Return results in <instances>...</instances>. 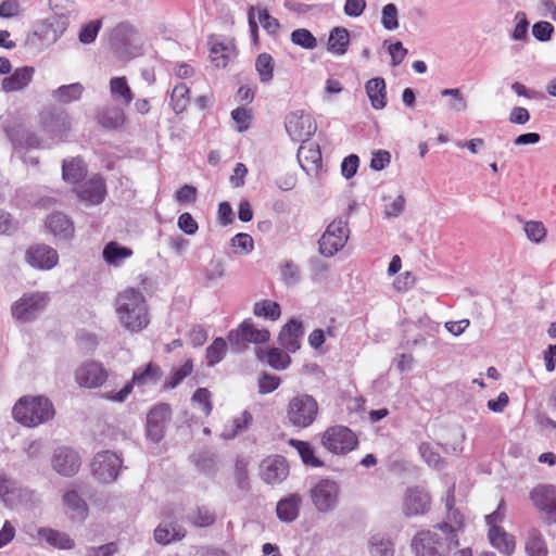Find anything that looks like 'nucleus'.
Wrapping results in <instances>:
<instances>
[{
	"instance_id": "42",
	"label": "nucleus",
	"mask_w": 556,
	"mask_h": 556,
	"mask_svg": "<svg viewBox=\"0 0 556 556\" xmlns=\"http://www.w3.org/2000/svg\"><path fill=\"white\" fill-rule=\"evenodd\" d=\"M110 91L112 97L128 105L132 101V92L125 77H114L110 81Z\"/></svg>"
},
{
	"instance_id": "35",
	"label": "nucleus",
	"mask_w": 556,
	"mask_h": 556,
	"mask_svg": "<svg viewBox=\"0 0 556 556\" xmlns=\"http://www.w3.org/2000/svg\"><path fill=\"white\" fill-rule=\"evenodd\" d=\"M87 174L84 161L80 157L64 160L62 165V175L65 181L76 184Z\"/></svg>"
},
{
	"instance_id": "4",
	"label": "nucleus",
	"mask_w": 556,
	"mask_h": 556,
	"mask_svg": "<svg viewBox=\"0 0 556 556\" xmlns=\"http://www.w3.org/2000/svg\"><path fill=\"white\" fill-rule=\"evenodd\" d=\"M0 498L5 506L16 510L34 509L40 503L35 491L18 485L4 475H0Z\"/></svg>"
},
{
	"instance_id": "1",
	"label": "nucleus",
	"mask_w": 556,
	"mask_h": 556,
	"mask_svg": "<svg viewBox=\"0 0 556 556\" xmlns=\"http://www.w3.org/2000/svg\"><path fill=\"white\" fill-rule=\"evenodd\" d=\"M457 545L456 529L447 522L418 532L412 542L416 556H447Z\"/></svg>"
},
{
	"instance_id": "50",
	"label": "nucleus",
	"mask_w": 556,
	"mask_h": 556,
	"mask_svg": "<svg viewBox=\"0 0 556 556\" xmlns=\"http://www.w3.org/2000/svg\"><path fill=\"white\" fill-rule=\"evenodd\" d=\"M381 25L388 31L399 28V10L394 3H388L382 8Z\"/></svg>"
},
{
	"instance_id": "38",
	"label": "nucleus",
	"mask_w": 556,
	"mask_h": 556,
	"mask_svg": "<svg viewBox=\"0 0 556 556\" xmlns=\"http://www.w3.org/2000/svg\"><path fill=\"white\" fill-rule=\"evenodd\" d=\"M350 42V34L344 27H334L329 35L328 50L334 54L342 55L346 52Z\"/></svg>"
},
{
	"instance_id": "20",
	"label": "nucleus",
	"mask_w": 556,
	"mask_h": 556,
	"mask_svg": "<svg viewBox=\"0 0 556 556\" xmlns=\"http://www.w3.org/2000/svg\"><path fill=\"white\" fill-rule=\"evenodd\" d=\"M431 506V497L427 491L419 486L407 489L402 503V511L405 517L425 515Z\"/></svg>"
},
{
	"instance_id": "10",
	"label": "nucleus",
	"mask_w": 556,
	"mask_h": 556,
	"mask_svg": "<svg viewBox=\"0 0 556 556\" xmlns=\"http://www.w3.org/2000/svg\"><path fill=\"white\" fill-rule=\"evenodd\" d=\"M71 13H55L41 22L33 36L36 37L42 46L50 47L54 45L66 31L70 25Z\"/></svg>"
},
{
	"instance_id": "19",
	"label": "nucleus",
	"mask_w": 556,
	"mask_h": 556,
	"mask_svg": "<svg viewBox=\"0 0 556 556\" xmlns=\"http://www.w3.org/2000/svg\"><path fill=\"white\" fill-rule=\"evenodd\" d=\"M108 379V370L96 361L81 364L75 371L76 382L84 388L96 389L101 387Z\"/></svg>"
},
{
	"instance_id": "58",
	"label": "nucleus",
	"mask_w": 556,
	"mask_h": 556,
	"mask_svg": "<svg viewBox=\"0 0 556 556\" xmlns=\"http://www.w3.org/2000/svg\"><path fill=\"white\" fill-rule=\"evenodd\" d=\"M99 123L105 128L116 129L124 124V115L118 110L108 111L99 116Z\"/></svg>"
},
{
	"instance_id": "14",
	"label": "nucleus",
	"mask_w": 556,
	"mask_h": 556,
	"mask_svg": "<svg viewBox=\"0 0 556 556\" xmlns=\"http://www.w3.org/2000/svg\"><path fill=\"white\" fill-rule=\"evenodd\" d=\"M285 127L292 140L302 142L308 140L317 128L313 117L303 110L290 112L286 116Z\"/></svg>"
},
{
	"instance_id": "52",
	"label": "nucleus",
	"mask_w": 556,
	"mask_h": 556,
	"mask_svg": "<svg viewBox=\"0 0 556 556\" xmlns=\"http://www.w3.org/2000/svg\"><path fill=\"white\" fill-rule=\"evenodd\" d=\"M193 369L192 362L186 361L182 366L175 369L172 375L164 382V389L170 390L176 388L186 377H188Z\"/></svg>"
},
{
	"instance_id": "45",
	"label": "nucleus",
	"mask_w": 556,
	"mask_h": 556,
	"mask_svg": "<svg viewBox=\"0 0 556 556\" xmlns=\"http://www.w3.org/2000/svg\"><path fill=\"white\" fill-rule=\"evenodd\" d=\"M253 314L257 317L277 320L281 315L280 305L270 300H262L254 304Z\"/></svg>"
},
{
	"instance_id": "8",
	"label": "nucleus",
	"mask_w": 556,
	"mask_h": 556,
	"mask_svg": "<svg viewBox=\"0 0 556 556\" xmlns=\"http://www.w3.org/2000/svg\"><path fill=\"white\" fill-rule=\"evenodd\" d=\"M161 377V368L153 363H149L144 368H138L135 370L131 380L127 382L121 391L106 392L102 397L112 402L123 403L132 392L134 386L140 387L156 383Z\"/></svg>"
},
{
	"instance_id": "57",
	"label": "nucleus",
	"mask_w": 556,
	"mask_h": 556,
	"mask_svg": "<svg viewBox=\"0 0 556 556\" xmlns=\"http://www.w3.org/2000/svg\"><path fill=\"white\" fill-rule=\"evenodd\" d=\"M231 247L238 253L249 254L254 249V241L250 235L240 232L232 237Z\"/></svg>"
},
{
	"instance_id": "39",
	"label": "nucleus",
	"mask_w": 556,
	"mask_h": 556,
	"mask_svg": "<svg viewBox=\"0 0 556 556\" xmlns=\"http://www.w3.org/2000/svg\"><path fill=\"white\" fill-rule=\"evenodd\" d=\"M369 553L371 556H393L394 543L389 535L376 533L369 540Z\"/></svg>"
},
{
	"instance_id": "28",
	"label": "nucleus",
	"mask_w": 556,
	"mask_h": 556,
	"mask_svg": "<svg viewBox=\"0 0 556 556\" xmlns=\"http://www.w3.org/2000/svg\"><path fill=\"white\" fill-rule=\"evenodd\" d=\"M70 125V116L65 112H51L43 118V128L52 137H62Z\"/></svg>"
},
{
	"instance_id": "64",
	"label": "nucleus",
	"mask_w": 556,
	"mask_h": 556,
	"mask_svg": "<svg viewBox=\"0 0 556 556\" xmlns=\"http://www.w3.org/2000/svg\"><path fill=\"white\" fill-rule=\"evenodd\" d=\"M22 13L21 5L17 0H3L0 3V17L13 18Z\"/></svg>"
},
{
	"instance_id": "18",
	"label": "nucleus",
	"mask_w": 556,
	"mask_h": 556,
	"mask_svg": "<svg viewBox=\"0 0 556 556\" xmlns=\"http://www.w3.org/2000/svg\"><path fill=\"white\" fill-rule=\"evenodd\" d=\"M25 262L38 270H50L59 263V254L55 249L45 243H36L28 247L25 252Z\"/></svg>"
},
{
	"instance_id": "24",
	"label": "nucleus",
	"mask_w": 556,
	"mask_h": 556,
	"mask_svg": "<svg viewBox=\"0 0 556 556\" xmlns=\"http://www.w3.org/2000/svg\"><path fill=\"white\" fill-rule=\"evenodd\" d=\"M75 191L81 201L92 205L101 203L106 194L104 180L99 176L78 185Z\"/></svg>"
},
{
	"instance_id": "34",
	"label": "nucleus",
	"mask_w": 556,
	"mask_h": 556,
	"mask_svg": "<svg viewBox=\"0 0 556 556\" xmlns=\"http://www.w3.org/2000/svg\"><path fill=\"white\" fill-rule=\"evenodd\" d=\"M366 92L374 109L381 110L386 106V83L383 78L369 79L366 85Z\"/></svg>"
},
{
	"instance_id": "31",
	"label": "nucleus",
	"mask_w": 556,
	"mask_h": 556,
	"mask_svg": "<svg viewBox=\"0 0 556 556\" xmlns=\"http://www.w3.org/2000/svg\"><path fill=\"white\" fill-rule=\"evenodd\" d=\"M186 535V530L173 522H163L154 530V539L159 544L166 545L179 541Z\"/></svg>"
},
{
	"instance_id": "23",
	"label": "nucleus",
	"mask_w": 556,
	"mask_h": 556,
	"mask_svg": "<svg viewBox=\"0 0 556 556\" xmlns=\"http://www.w3.org/2000/svg\"><path fill=\"white\" fill-rule=\"evenodd\" d=\"M261 477L267 484H278L289 475V466L282 456L264 459L261 464Z\"/></svg>"
},
{
	"instance_id": "29",
	"label": "nucleus",
	"mask_w": 556,
	"mask_h": 556,
	"mask_svg": "<svg viewBox=\"0 0 556 556\" xmlns=\"http://www.w3.org/2000/svg\"><path fill=\"white\" fill-rule=\"evenodd\" d=\"M252 422V415L244 410L239 416H236L228 420L220 433V437L225 440H231L237 435L245 432Z\"/></svg>"
},
{
	"instance_id": "60",
	"label": "nucleus",
	"mask_w": 556,
	"mask_h": 556,
	"mask_svg": "<svg viewBox=\"0 0 556 556\" xmlns=\"http://www.w3.org/2000/svg\"><path fill=\"white\" fill-rule=\"evenodd\" d=\"M101 28V21L94 20L86 24L79 31L78 38L81 43L88 45L96 40Z\"/></svg>"
},
{
	"instance_id": "55",
	"label": "nucleus",
	"mask_w": 556,
	"mask_h": 556,
	"mask_svg": "<svg viewBox=\"0 0 556 556\" xmlns=\"http://www.w3.org/2000/svg\"><path fill=\"white\" fill-rule=\"evenodd\" d=\"M419 452L425 459V462L435 469H442L444 467V460L440 456V454L434 451V448L429 443H421L419 446Z\"/></svg>"
},
{
	"instance_id": "12",
	"label": "nucleus",
	"mask_w": 556,
	"mask_h": 556,
	"mask_svg": "<svg viewBox=\"0 0 556 556\" xmlns=\"http://www.w3.org/2000/svg\"><path fill=\"white\" fill-rule=\"evenodd\" d=\"M339 485L331 479H320L309 491L311 500L318 511L327 513L336 508L339 500Z\"/></svg>"
},
{
	"instance_id": "46",
	"label": "nucleus",
	"mask_w": 556,
	"mask_h": 556,
	"mask_svg": "<svg viewBox=\"0 0 556 556\" xmlns=\"http://www.w3.org/2000/svg\"><path fill=\"white\" fill-rule=\"evenodd\" d=\"M189 103V88L186 84H178L170 94V104L176 114L184 112Z\"/></svg>"
},
{
	"instance_id": "16",
	"label": "nucleus",
	"mask_w": 556,
	"mask_h": 556,
	"mask_svg": "<svg viewBox=\"0 0 556 556\" xmlns=\"http://www.w3.org/2000/svg\"><path fill=\"white\" fill-rule=\"evenodd\" d=\"M269 337L270 333L267 329H258L251 319H245L236 330L229 332L228 340L232 348L240 351L241 345L245 342L255 344L265 343L269 340Z\"/></svg>"
},
{
	"instance_id": "32",
	"label": "nucleus",
	"mask_w": 556,
	"mask_h": 556,
	"mask_svg": "<svg viewBox=\"0 0 556 556\" xmlns=\"http://www.w3.org/2000/svg\"><path fill=\"white\" fill-rule=\"evenodd\" d=\"M489 540L493 547L505 555H510L515 551L516 543L514 536L502 528L489 529Z\"/></svg>"
},
{
	"instance_id": "26",
	"label": "nucleus",
	"mask_w": 556,
	"mask_h": 556,
	"mask_svg": "<svg viewBox=\"0 0 556 556\" xmlns=\"http://www.w3.org/2000/svg\"><path fill=\"white\" fill-rule=\"evenodd\" d=\"M35 74L31 66L17 67L10 76L2 79L1 88L4 92L22 91L30 84Z\"/></svg>"
},
{
	"instance_id": "25",
	"label": "nucleus",
	"mask_w": 556,
	"mask_h": 556,
	"mask_svg": "<svg viewBox=\"0 0 556 556\" xmlns=\"http://www.w3.org/2000/svg\"><path fill=\"white\" fill-rule=\"evenodd\" d=\"M303 337V325L296 319H291L286 324L279 333L280 345L290 353L296 352L301 346Z\"/></svg>"
},
{
	"instance_id": "61",
	"label": "nucleus",
	"mask_w": 556,
	"mask_h": 556,
	"mask_svg": "<svg viewBox=\"0 0 556 556\" xmlns=\"http://www.w3.org/2000/svg\"><path fill=\"white\" fill-rule=\"evenodd\" d=\"M192 402L200 405L201 410L205 416H208L212 412L211 393L205 388H199L192 395Z\"/></svg>"
},
{
	"instance_id": "37",
	"label": "nucleus",
	"mask_w": 556,
	"mask_h": 556,
	"mask_svg": "<svg viewBox=\"0 0 556 556\" xmlns=\"http://www.w3.org/2000/svg\"><path fill=\"white\" fill-rule=\"evenodd\" d=\"M256 354L261 361L265 359L266 363L276 370L286 369L291 362L290 356L277 348H273L266 353L262 349H258Z\"/></svg>"
},
{
	"instance_id": "47",
	"label": "nucleus",
	"mask_w": 556,
	"mask_h": 556,
	"mask_svg": "<svg viewBox=\"0 0 556 556\" xmlns=\"http://www.w3.org/2000/svg\"><path fill=\"white\" fill-rule=\"evenodd\" d=\"M442 97H451L447 103L448 111L453 113H460L467 110V99L462 93L459 88H450L441 90Z\"/></svg>"
},
{
	"instance_id": "3",
	"label": "nucleus",
	"mask_w": 556,
	"mask_h": 556,
	"mask_svg": "<svg viewBox=\"0 0 556 556\" xmlns=\"http://www.w3.org/2000/svg\"><path fill=\"white\" fill-rule=\"evenodd\" d=\"M13 418L25 427H37L54 417L55 410L52 402L43 395H25L21 397L12 409Z\"/></svg>"
},
{
	"instance_id": "27",
	"label": "nucleus",
	"mask_w": 556,
	"mask_h": 556,
	"mask_svg": "<svg viewBox=\"0 0 556 556\" xmlns=\"http://www.w3.org/2000/svg\"><path fill=\"white\" fill-rule=\"evenodd\" d=\"M302 505V496L299 494H290L281 498L276 506V514L282 522H293L300 514Z\"/></svg>"
},
{
	"instance_id": "40",
	"label": "nucleus",
	"mask_w": 556,
	"mask_h": 556,
	"mask_svg": "<svg viewBox=\"0 0 556 556\" xmlns=\"http://www.w3.org/2000/svg\"><path fill=\"white\" fill-rule=\"evenodd\" d=\"M84 92V86L79 83L64 85L55 89L52 97L60 103H71L80 99Z\"/></svg>"
},
{
	"instance_id": "21",
	"label": "nucleus",
	"mask_w": 556,
	"mask_h": 556,
	"mask_svg": "<svg viewBox=\"0 0 556 556\" xmlns=\"http://www.w3.org/2000/svg\"><path fill=\"white\" fill-rule=\"evenodd\" d=\"M531 500L535 507L546 514L551 523H556V486L551 484L539 485L531 492Z\"/></svg>"
},
{
	"instance_id": "44",
	"label": "nucleus",
	"mask_w": 556,
	"mask_h": 556,
	"mask_svg": "<svg viewBox=\"0 0 556 556\" xmlns=\"http://www.w3.org/2000/svg\"><path fill=\"white\" fill-rule=\"evenodd\" d=\"M527 556H547V547L543 535L538 530H531L526 541Z\"/></svg>"
},
{
	"instance_id": "17",
	"label": "nucleus",
	"mask_w": 556,
	"mask_h": 556,
	"mask_svg": "<svg viewBox=\"0 0 556 556\" xmlns=\"http://www.w3.org/2000/svg\"><path fill=\"white\" fill-rule=\"evenodd\" d=\"M172 409L168 404L160 403L153 406L147 415L146 433L148 439L160 442L165 434Z\"/></svg>"
},
{
	"instance_id": "43",
	"label": "nucleus",
	"mask_w": 556,
	"mask_h": 556,
	"mask_svg": "<svg viewBox=\"0 0 556 556\" xmlns=\"http://www.w3.org/2000/svg\"><path fill=\"white\" fill-rule=\"evenodd\" d=\"M63 504L77 517L84 519L87 516V504L75 490H67L63 494Z\"/></svg>"
},
{
	"instance_id": "33",
	"label": "nucleus",
	"mask_w": 556,
	"mask_h": 556,
	"mask_svg": "<svg viewBox=\"0 0 556 556\" xmlns=\"http://www.w3.org/2000/svg\"><path fill=\"white\" fill-rule=\"evenodd\" d=\"M46 227L54 236L70 238L73 235V224L66 215L53 213L48 216Z\"/></svg>"
},
{
	"instance_id": "62",
	"label": "nucleus",
	"mask_w": 556,
	"mask_h": 556,
	"mask_svg": "<svg viewBox=\"0 0 556 556\" xmlns=\"http://www.w3.org/2000/svg\"><path fill=\"white\" fill-rule=\"evenodd\" d=\"M517 21L515 28L511 33V38L514 40H526L528 38V27L529 22L527 21V16L523 12H518L515 16Z\"/></svg>"
},
{
	"instance_id": "49",
	"label": "nucleus",
	"mask_w": 556,
	"mask_h": 556,
	"mask_svg": "<svg viewBox=\"0 0 556 556\" xmlns=\"http://www.w3.org/2000/svg\"><path fill=\"white\" fill-rule=\"evenodd\" d=\"M290 39L293 45L303 49L313 50L317 47V39L306 28H298L291 33Z\"/></svg>"
},
{
	"instance_id": "7",
	"label": "nucleus",
	"mask_w": 556,
	"mask_h": 556,
	"mask_svg": "<svg viewBox=\"0 0 556 556\" xmlns=\"http://www.w3.org/2000/svg\"><path fill=\"white\" fill-rule=\"evenodd\" d=\"M348 218H334L319 239V252L325 257H331L342 250L349 239Z\"/></svg>"
},
{
	"instance_id": "48",
	"label": "nucleus",
	"mask_w": 556,
	"mask_h": 556,
	"mask_svg": "<svg viewBox=\"0 0 556 556\" xmlns=\"http://www.w3.org/2000/svg\"><path fill=\"white\" fill-rule=\"evenodd\" d=\"M255 68L260 75V80L264 84L269 83L274 76V59L268 53H261L255 62Z\"/></svg>"
},
{
	"instance_id": "9",
	"label": "nucleus",
	"mask_w": 556,
	"mask_h": 556,
	"mask_svg": "<svg viewBox=\"0 0 556 556\" xmlns=\"http://www.w3.org/2000/svg\"><path fill=\"white\" fill-rule=\"evenodd\" d=\"M356 435L344 426L329 427L321 437L323 446L332 454H346L357 445Z\"/></svg>"
},
{
	"instance_id": "15",
	"label": "nucleus",
	"mask_w": 556,
	"mask_h": 556,
	"mask_svg": "<svg viewBox=\"0 0 556 556\" xmlns=\"http://www.w3.org/2000/svg\"><path fill=\"white\" fill-rule=\"evenodd\" d=\"M80 465V455L72 447L59 446L51 455V467L62 477L75 476L79 471Z\"/></svg>"
},
{
	"instance_id": "56",
	"label": "nucleus",
	"mask_w": 556,
	"mask_h": 556,
	"mask_svg": "<svg viewBox=\"0 0 556 556\" xmlns=\"http://www.w3.org/2000/svg\"><path fill=\"white\" fill-rule=\"evenodd\" d=\"M207 281H216L225 276V263L222 258H212L203 270Z\"/></svg>"
},
{
	"instance_id": "63",
	"label": "nucleus",
	"mask_w": 556,
	"mask_h": 556,
	"mask_svg": "<svg viewBox=\"0 0 556 556\" xmlns=\"http://www.w3.org/2000/svg\"><path fill=\"white\" fill-rule=\"evenodd\" d=\"M231 118L237 124V130L239 132H243L249 129L251 121V114L249 110L244 108H237L231 112Z\"/></svg>"
},
{
	"instance_id": "53",
	"label": "nucleus",
	"mask_w": 556,
	"mask_h": 556,
	"mask_svg": "<svg viewBox=\"0 0 556 556\" xmlns=\"http://www.w3.org/2000/svg\"><path fill=\"white\" fill-rule=\"evenodd\" d=\"M189 521L197 527H208L215 522V514L206 507H198L188 515Z\"/></svg>"
},
{
	"instance_id": "11",
	"label": "nucleus",
	"mask_w": 556,
	"mask_h": 556,
	"mask_svg": "<svg viewBox=\"0 0 556 556\" xmlns=\"http://www.w3.org/2000/svg\"><path fill=\"white\" fill-rule=\"evenodd\" d=\"M3 129L14 149L31 150L41 146L40 137L17 119L5 122Z\"/></svg>"
},
{
	"instance_id": "6",
	"label": "nucleus",
	"mask_w": 556,
	"mask_h": 556,
	"mask_svg": "<svg viewBox=\"0 0 556 556\" xmlns=\"http://www.w3.org/2000/svg\"><path fill=\"white\" fill-rule=\"evenodd\" d=\"M318 415L317 401L308 394L294 395L287 406V418L293 427L307 428Z\"/></svg>"
},
{
	"instance_id": "41",
	"label": "nucleus",
	"mask_w": 556,
	"mask_h": 556,
	"mask_svg": "<svg viewBox=\"0 0 556 556\" xmlns=\"http://www.w3.org/2000/svg\"><path fill=\"white\" fill-rule=\"evenodd\" d=\"M289 444L298 451L305 465L312 467H321L324 465V463L315 456V450L308 442L291 439Z\"/></svg>"
},
{
	"instance_id": "2",
	"label": "nucleus",
	"mask_w": 556,
	"mask_h": 556,
	"mask_svg": "<svg viewBox=\"0 0 556 556\" xmlns=\"http://www.w3.org/2000/svg\"><path fill=\"white\" fill-rule=\"evenodd\" d=\"M115 307L121 325L130 332H140L150 324L146 299L134 288H128L117 295Z\"/></svg>"
},
{
	"instance_id": "30",
	"label": "nucleus",
	"mask_w": 556,
	"mask_h": 556,
	"mask_svg": "<svg viewBox=\"0 0 556 556\" xmlns=\"http://www.w3.org/2000/svg\"><path fill=\"white\" fill-rule=\"evenodd\" d=\"M38 536L45 540L48 544L60 549H72L75 547V542L64 532L51 528H39Z\"/></svg>"
},
{
	"instance_id": "51",
	"label": "nucleus",
	"mask_w": 556,
	"mask_h": 556,
	"mask_svg": "<svg viewBox=\"0 0 556 556\" xmlns=\"http://www.w3.org/2000/svg\"><path fill=\"white\" fill-rule=\"evenodd\" d=\"M227 351V343L223 338H216L206 349V359L208 366L219 363Z\"/></svg>"
},
{
	"instance_id": "13",
	"label": "nucleus",
	"mask_w": 556,
	"mask_h": 556,
	"mask_svg": "<svg viewBox=\"0 0 556 556\" xmlns=\"http://www.w3.org/2000/svg\"><path fill=\"white\" fill-rule=\"evenodd\" d=\"M122 467V458L114 452L98 453L91 463L92 475L101 482L110 483L116 480Z\"/></svg>"
},
{
	"instance_id": "22",
	"label": "nucleus",
	"mask_w": 556,
	"mask_h": 556,
	"mask_svg": "<svg viewBox=\"0 0 556 556\" xmlns=\"http://www.w3.org/2000/svg\"><path fill=\"white\" fill-rule=\"evenodd\" d=\"M298 161L306 174L317 175L323 163L319 146L313 141H303L298 150Z\"/></svg>"
},
{
	"instance_id": "54",
	"label": "nucleus",
	"mask_w": 556,
	"mask_h": 556,
	"mask_svg": "<svg viewBox=\"0 0 556 556\" xmlns=\"http://www.w3.org/2000/svg\"><path fill=\"white\" fill-rule=\"evenodd\" d=\"M523 230L526 232L527 238L534 242L541 243L546 237V228L542 222L529 220L523 225Z\"/></svg>"
},
{
	"instance_id": "59",
	"label": "nucleus",
	"mask_w": 556,
	"mask_h": 556,
	"mask_svg": "<svg viewBox=\"0 0 556 556\" xmlns=\"http://www.w3.org/2000/svg\"><path fill=\"white\" fill-rule=\"evenodd\" d=\"M258 21L262 27L269 34L275 35L280 28L279 21L271 16L266 9L256 8Z\"/></svg>"
},
{
	"instance_id": "36",
	"label": "nucleus",
	"mask_w": 556,
	"mask_h": 556,
	"mask_svg": "<svg viewBox=\"0 0 556 556\" xmlns=\"http://www.w3.org/2000/svg\"><path fill=\"white\" fill-rule=\"evenodd\" d=\"M102 254L108 264L119 266L126 258L132 255V251L129 248L119 245L115 241H111L104 247Z\"/></svg>"
},
{
	"instance_id": "5",
	"label": "nucleus",
	"mask_w": 556,
	"mask_h": 556,
	"mask_svg": "<svg viewBox=\"0 0 556 556\" xmlns=\"http://www.w3.org/2000/svg\"><path fill=\"white\" fill-rule=\"evenodd\" d=\"M49 302L50 295L48 292L24 293L11 305V315L17 323H30L47 308Z\"/></svg>"
}]
</instances>
